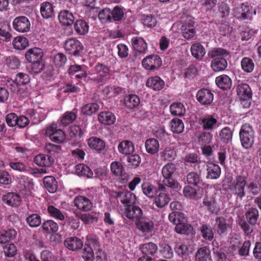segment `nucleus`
Masks as SVG:
<instances>
[{
    "mask_svg": "<svg viewBox=\"0 0 261 261\" xmlns=\"http://www.w3.org/2000/svg\"><path fill=\"white\" fill-rule=\"evenodd\" d=\"M30 81V77L27 74L20 72L16 74L14 81L10 85V87L25 86L29 83Z\"/></svg>",
    "mask_w": 261,
    "mask_h": 261,
    "instance_id": "obj_24",
    "label": "nucleus"
},
{
    "mask_svg": "<svg viewBox=\"0 0 261 261\" xmlns=\"http://www.w3.org/2000/svg\"><path fill=\"white\" fill-rule=\"evenodd\" d=\"M175 230L178 233L188 234L191 232L192 228L190 225L186 223L185 222H182L176 225Z\"/></svg>",
    "mask_w": 261,
    "mask_h": 261,
    "instance_id": "obj_58",
    "label": "nucleus"
},
{
    "mask_svg": "<svg viewBox=\"0 0 261 261\" xmlns=\"http://www.w3.org/2000/svg\"><path fill=\"white\" fill-rule=\"evenodd\" d=\"M76 118V115L74 113L71 112H66L60 120L61 126H66L72 123Z\"/></svg>",
    "mask_w": 261,
    "mask_h": 261,
    "instance_id": "obj_51",
    "label": "nucleus"
},
{
    "mask_svg": "<svg viewBox=\"0 0 261 261\" xmlns=\"http://www.w3.org/2000/svg\"><path fill=\"white\" fill-rule=\"evenodd\" d=\"M210 251L206 247L200 248L196 254V261H212L210 257Z\"/></svg>",
    "mask_w": 261,
    "mask_h": 261,
    "instance_id": "obj_41",
    "label": "nucleus"
},
{
    "mask_svg": "<svg viewBox=\"0 0 261 261\" xmlns=\"http://www.w3.org/2000/svg\"><path fill=\"white\" fill-rule=\"evenodd\" d=\"M169 221L175 225H177L182 222H186L184 214L180 212H173L169 215Z\"/></svg>",
    "mask_w": 261,
    "mask_h": 261,
    "instance_id": "obj_47",
    "label": "nucleus"
},
{
    "mask_svg": "<svg viewBox=\"0 0 261 261\" xmlns=\"http://www.w3.org/2000/svg\"><path fill=\"white\" fill-rule=\"evenodd\" d=\"M87 143L89 147L97 151L103 150L106 146V143L100 138L92 137L87 140Z\"/></svg>",
    "mask_w": 261,
    "mask_h": 261,
    "instance_id": "obj_21",
    "label": "nucleus"
},
{
    "mask_svg": "<svg viewBox=\"0 0 261 261\" xmlns=\"http://www.w3.org/2000/svg\"><path fill=\"white\" fill-rule=\"evenodd\" d=\"M124 214L127 218L134 220L135 223L143 217L142 210L138 206L133 205L125 208Z\"/></svg>",
    "mask_w": 261,
    "mask_h": 261,
    "instance_id": "obj_14",
    "label": "nucleus"
},
{
    "mask_svg": "<svg viewBox=\"0 0 261 261\" xmlns=\"http://www.w3.org/2000/svg\"><path fill=\"white\" fill-rule=\"evenodd\" d=\"M34 162L39 166L49 167L51 165L52 161L48 156L40 154L35 157Z\"/></svg>",
    "mask_w": 261,
    "mask_h": 261,
    "instance_id": "obj_46",
    "label": "nucleus"
},
{
    "mask_svg": "<svg viewBox=\"0 0 261 261\" xmlns=\"http://www.w3.org/2000/svg\"><path fill=\"white\" fill-rule=\"evenodd\" d=\"M118 150L122 154L129 155L134 151L135 147L131 141L125 140L118 144Z\"/></svg>",
    "mask_w": 261,
    "mask_h": 261,
    "instance_id": "obj_23",
    "label": "nucleus"
},
{
    "mask_svg": "<svg viewBox=\"0 0 261 261\" xmlns=\"http://www.w3.org/2000/svg\"><path fill=\"white\" fill-rule=\"evenodd\" d=\"M116 196L120 198V201L127 207L133 205L136 200V197L129 192H116Z\"/></svg>",
    "mask_w": 261,
    "mask_h": 261,
    "instance_id": "obj_13",
    "label": "nucleus"
},
{
    "mask_svg": "<svg viewBox=\"0 0 261 261\" xmlns=\"http://www.w3.org/2000/svg\"><path fill=\"white\" fill-rule=\"evenodd\" d=\"M12 24L14 29L20 33L28 32L31 27L30 20L25 16H19L15 18Z\"/></svg>",
    "mask_w": 261,
    "mask_h": 261,
    "instance_id": "obj_8",
    "label": "nucleus"
},
{
    "mask_svg": "<svg viewBox=\"0 0 261 261\" xmlns=\"http://www.w3.org/2000/svg\"><path fill=\"white\" fill-rule=\"evenodd\" d=\"M215 82L220 88L224 90L229 89L232 85L231 79L228 76L225 74H223L217 77Z\"/></svg>",
    "mask_w": 261,
    "mask_h": 261,
    "instance_id": "obj_30",
    "label": "nucleus"
},
{
    "mask_svg": "<svg viewBox=\"0 0 261 261\" xmlns=\"http://www.w3.org/2000/svg\"><path fill=\"white\" fill-rule=\"evenodd\" d=\"M109 68L103 64H98L94 67L93 74H97L96 77L97 80L100 81L102 78L107 76L109 73Z\"/></svg>",
    "mask_w": 261,
    "mask_h": 261,
    "instance_id": "obj_39",
    "label": "nucleus"
},
{
    "mask_svg": "<svg viewBox=\"0 0 261 261\" xmlns=\"http://www.w3.org/2000/svg\"><path fill=\"white\" fill-rule=\"evenodd\" d=\"M146 85L155 91H159L164 87L165 83L159 76H155L149 78Z\"/></svg>",
    "mask_w": 261,
    "mask_h": 261,
    "instance_id": "obj_22",
    "label": "nucleus"
},
{
    "mask_svg": "<svg viewBox=\"0 0 261 261\" xmlns=\"http://www.w3.org/2000/svg\"><path fill=\"white\" fill-rule=\"evenodd\" d=\"M132 43L135 50L145 54L147 49V44L141 37H135L132 39Z\"/></svg>",
    "mask_w": 261,
    "mask_h": 261,
    "instance_id": "obj_20",
    "label": "nucleus"
},
{
    "mask_svg": "<svg viewBox=\"0 0 261 261\" xmlns=\"http://www.w3.org/2000/svg\"><path fill=\"white\" fill-rule=\"evenodd\" d=\"M13 93L16 94L18 96L24 98L27 97L30 93L29 90L25 86L10 87Z\"/></svg>",
    "mask_w": 261,
    "mask_h": 261,
    "instance_id": "obj_60",
    "label": "nucleus"
},
{
    "mask_svg": "<svg viewBox=\"0 0 261 261\" xmlns=\"http://www.w3.org/2000/svg\"><path fill=\"white\" fill-rule=\"evenodd\" d=\"M14 48L18 50H22L25 48L29 45L28 39L22 36L15 37L12 42Z\"/></svg>",
    "mask_w": 261,
    "mask_h": 261,
    "instance_id": "obj_42",
    "label": "nucleus"
},
{
    "mask_svg": "<svg viewBox=\"0 0 261 261\" xmlns=\"http://www.w3.org/2000/svg\"><path fill=\"white\" fill-rule=\"evenodd\" d=\"M65 48L70 54L76 55L82 49L81 42L74 39L67 40L64 44Z\"/></svg>",
    "mask_w": 261,
    "mask_h": 261,
    "instance_id": "obj_17",
    "label": "nucleus"
},
{
    "mask_svg": "<svg viewBox=\"0 0 261 261\" xmlns=\"http://www.w3.org/2000/svg\"><path fill=\"white\" fill-rule=\"evenodd\" d=\"M139 97L136 95L130 94L124 98V104L125 106L130 109H134L140 104Z\"/></svg>",
    "mask_w": 261,
    "mask_h": 261,
    "instance_id": "obj_38",
    "label": "nucleus"
},
{
    "mask_svg": "<svg viewBox=\"0 0 261 261\" xmlns=\"http://www.w3.org/2000/svg\"><path fill=\"white\" fill-rule=\"evenodd\" d=\"M258 217V211L256 208H250L246 213V219L251 225H255L256 223Z\"/></svg>",
    "mask_w": 261,
    "mask_h": 261,
    "instance_id": "obj_45",
    "label": "nucleus"
},
{
    "mask_svg": "<svg viewBox=\"0 0 261 261\" xmlns=\"http://www.w3.org/2000/svg\"><path fill=\"white\" fill-rule=\"evenodd\" d=\"M234 16L239 19L244 20L247 18L250 15V8L247 5L242 4L234 9Z\"/></svg>",
    "mask_w": 261,
    "mask_h": 261,
    "instance_id": "obj_25",
    "label": "nucleus"
},
{
    "mask_svg": "<svg viewBox=\"0 0 261 261\" xmlns=\"http://www.w3.org/2000/svg\"><path fill=\"white\" fill-rule=\"evenodd\" d=\"M135 225L138 230L145 234L152 232L154 228V222L150 219L143 216L136 223Z\"/></svg>",
    "mask_w": 261,
    "mask_h": 261,
    "instance_id": "obj_7",
    "label": "nucleus"
},
{
    "mask_svg": "<svg viewBox=\"0 0 261 261\" xmlns=\"http://www.w3.org/2000/svg\"><path fill=\"white\" fill-rule=\"evenodd\" d=\"M43 184L44 187L51 193L56 192L58 188L57 182L56 179L51 176H47L44 178Z\"/></svg>",
    "mask_w": 261,
    "mask_h": 261,
    "instance_id": "obj_34",
    "label": "nucleus"
},
{
    "mask_svg": "<svg viewBox=\"0 0 261 261\" xmlns=\"http://www.w3.org/2000/svg\"><path fill=\"white\" fill-rule=\"evenodd\" d=\"M40 12L44 18H49L53 16L54 13L53 5L49 2H44L40 6Z\"/></svg>",
    "mask_w": 261,
    "mask_h": 261,
    "instance_id": "obj_35",
    "label": "nucleus"
},
{
    "mask_svg": "<svg viewBox=\"0 0 261 261\" xmlns=\"http://www.w3.org/2000/svg\"><path fill=\"white\" fill-rule=\"evenodd\" d=\"M167 188L166 187L165 191L161 190L162 192L154 198V203L158 207L162 208L164 207L170 201L169 196L165 193V192H166Z\"/></svg>",
    "mask_w": 261,
    "mask_h": 261,
    "instance_id": "obj_26",
    "label": "nucleus"
},
{
    "mask_svg": "<svg viewBox=\"0 0 261 261\" xmlns=\"http://www.w3.org/2000/svg\"><path fill=\"white\" fill-rule=\"evenodd\" d=\"M42 227L48 232H56L58 230V225L53 220H48L43 223Z\"/></svg>",
    "mask_w": 261,
    "mask_h": 261,
    "instance_id": "obj_64",
    "label": "nucleus"
},
{
    "mask_svg": "<svg viewBox=\"0 0 261 261\" xmlns=\"http://www.w3.org/2000/svg\"><path fill=\"white\" fill-rule=\"evenodd\" d=\"M162 65L160 58L156 55L147 57L142 61V65L146 69L153 70Z\"/></svg>",
    "mask_w": 261,
    "mask_h": 261,
    "instance_id": "obj_11",
    "label": "nucleus"
},
{
    "mask_svg": "<svg viewBox=\"0 0 261 261\" xmlns=\"http://www.w3.org/2000/svg\"><path fill=\"white\" fill-rule=\"evenodd\" d=\"M25 56L29 62L35 63L41 61L43 53L40 48L35 47L29 49Z\"/></svg>",
    "mask_w": 261,
    "mask_h": 261,
    "instance_id": "obj_15",
    "label": "nucleus"
},
{
    "mask_svg": "<svg viewBox=\"0 0 261 261\" xmlns=\"http://www.w3.org/2000/svg\"><path fill=\"white\" fill-rule=\"evenodd\" d=\"M74 28L75 32L80 35L87 34L89 29L88 22L83 19L77 20L74 24Z\"/></svg>",
    "mask_w": 261,
    "mask_h": 261,
    "instance_id": "obj_31",
    "label": "nucleus"
},
{
    "mask_svg": "<svg viewBox=\"0 0 261 261\" xmlns=\"http://www.w3.org/2000/svg\"><path fill=\"white\" fill-rule=\"evenodd\" d=\"M241 67L244 71L250 73L253 70L254 64L252 59L245 57L241 61Z\"/></svg>",
    "mask_w": 261,
    "mask_h": 261,
    "instance_id": "obj_54",
    "label": "nucleus"
},
{
    "mask_svg": "<svg viewBox=\"0 0 261 261\" xmlns=\"http://www.w3.org/2000/svg\"><path fill=\"white\" fill-rule=\"evenodd\" d=\"M207 176L211 179H217L219 177L221 174L220 167L213 163L207 164Z\"/></svg>",
    "mask_w": 261,
    "mask_h": 261,
    "instance_id": "obj_32",
    "label": "nucleus"
},
{
    "mask_svg": "<svg viewBox=\"0 0 261 261\" xmlns=\"http://www.w3.org/2000/svg\"><path fill=\"white\" fill-rule=\"evenodd\" d=\"M202 237L206 240L212 241L214 238V232L211 226L203 225L200 228Z\"/></svg>",
    "mask_w": 261,
    "mask_h": 261,
    "instance_id": "obj_53",
    "label": "nucleus"
},
{
    "mask_svg": "<svg viewBox=\"0 0 261 261\" xmlns=\"http://www.w3.org/2000/svg\"><path fill=\"white\" fill-rule=\"evenodd\" d=\"M98 119L102 124L111 125L115 122L116 117L110 112H102L99 114Z\"/></svg>",
    "mask_w": 261,
    "mask_h": 261,
    "instance_id": "obj_28",
    "label": "nucleus"
},
{
    "mask_svg": "<svg viewBox=\"0 0 261 261\" xmlns=\"http://www.w3.org/2000/svg\"><path fill=\"white\" fill-rule=\"evenodd\" d=\"M216 222L217 226V231L220 234L224 233L229 227V225L226 224V220L223 217L218 218Z\"/></svg>",
    "mask_w": 261,
    "mask_h": 261,
    "instance_id": "obj_63",
    "label": "nucleus"
},
{
    "mask_svg": "<svg viewBox=\"0 0 261 261\" xmlns=\"http://www.w3.org/2000/svg\"><path fill=\"white\" fill-rule=\"evenodd\" d=\"M111 171L115 176H122L124 171V167L120 162L114 161L111 164Z\"/></svg>",
    "mask_w": 261,
    "mask_h": 261,
    "instance_id": "obj_55",
    "label": "nucleus"
},
{
    "mask_svg": "<svg viewBox=\"0 0 261 261\" xmlns=\"http://www.w3.org/2000/svg\"><path fill=\"white\" fill-rule=\"evenodd\" d=\"M239 134L242 146L246 149L252 147L254 141V131L252 126L248 123L244 124Z\"/></svg>",
    "mask_w": 261,
    "mask_h": 261,
    "instance_id": "obj_3",
    "label": "nucleus"
},
{
    "mask_svg": "<svg viewBox=\"0 0 261 261\" xmlns=\"http://www.w3.org/2000/svg\"><path fill=\"white\" fill-rule=\"evenodd\" d=\"M58 18L60 23L65 26L71 25L75 19L72 13L67 10L61 11L58 15Z\"/></svg>",
    "mask_w": 261,
    "mask_h": 261,
    "instance_id": "obj_18",
    "label": "nucleus"
},
{
    "mask_svg": "<svg viewBox=\"0 0 261 261\" xmlns=\"http://www.w3.org/2000/svg\"><path fill=\"white\" fill-rule=\"evenodd\" d=\"M64 244L69 249L76 250L83 246V242L76 237H70L65 240Z\"/></svg>",
    "mask_w": 261,
    "mask_h": 261,
    "instance_id": "obj_27",
    "label": "nucleus"
},
{
    "mask_svg": "<svg viewBox=\"0 0 261 261\" xmlns=\"http://www.w3.org/2000/svg\"><path fill=\"white\" fill-rule=\"evenodd\" d=\"M46 134L51 141L57 143H62L65 139L64 133L61 129H57V125L54 123L47 128Z\"/></svg>",
    "mask_w": 261,
    "mask_h": 261,
    "instance_id": "obj_5",
    "label": "nucleus"
},
{
    "mask_svg": "<svg viewBox=\"0 0 261 261\" xmlns=\"http://www.w3.org/2000/svg\"><path fill=\"white\" fill-rule=\"evenodd\" d=\"M183 193L184 196L188 198L197 199L200 197L196 190L190 186L185 187L183 190Z\"/></svg>",
    "mask_w": 261,
    "mask_h": 261,
    "instance_id": "obj_59",
    "label": "nucleus"
},
{
    "mask_svg": "<svg viewBox=\"0 0 261 261\" xmlns=\"http://www.w3.org/2000/svg\"><path fill=\"white\" fill-rule=\"evenodd\" d=\"M171 130L174 133L179 134L184 129V124L181 120L178 118L173 119L170 122Z\"/></svg>",
    "mask_w": 261,
    "mask_h": 261,
    "instance_id": "obj_44",
    "label": "nucleus"
},
{
    "mask_svg": "<svg viewBox=\"0 0 261 261\" xmlns=\"http://www.w3.org/2000/svg\"><path fill=\"white\" fill-rule=\"evenodd\" d=\"M75 172L79 175L85 176L89 178L91 177L93 174L89 167L82 164H78L76 166Z\"/></svg>",
    "mask_w": 261,
    "mask_h": 261,
    "instance_id": "obj_43",
    "label": "nucleus"
},
{
    "mask_svg": "<svg viewBox=\"0 0 261 261\" xmlns=\"http://www.w3.org/2000/svg\"><path fill=\"white\" fill-rule=\"evenodd\" d=\"M16 235V232L14 229H9L5 232H0V243H5L13 239Z\"/></svg>",
    "mask_w": 261,
    "mask_h": 261,
    "instance_id": "obj_52",
    "label": "nucleus"
},
{
    "mask_svg": "<svg viewBox=\"0 0 261 261\" xmlns=\"http://www.w3.org/2000/svg\"><path fill=\"white\" fill-rule=\"evenodd\" d=\"M192 55L198 60H201L205 54L204 48L199 43L193 44L191 47Z\"/></svg>",
    "mask_w": 261,
    "mask_h": 261,
    "instance_id": "obj_36",
    "label": "nucleus"
},
{
    "mask_svg": "<svg viewBox=\"0 0 261 261\" xmlns=\"http://www.w3.org/2000/svg\"><path fill=\"white\" fill-rule=\"evenodd\" d=\"M221 139L225 143H228L232 139V132L228 127L223 128L219 134Z\"/></svg>",
    "mask_w": 261,
    "mask_h": 261,
    "instance_id": "obj_61",
    "label": "nucleus"
},
{
    "mask_svg": "<svg viewBox=\"0 0 261 261\" xmlns=\"http://www.w3.org/2000/svg\"><path fill=\"white\" fill-rule=\"evenodd\" d=\"M75 206L80 210L88 212L92 210L93 204L91 200L83 196H79L74 200Z\"/></svg>",
    "mask_w": 261,
    "mask_h": 261,
    "instance_id": "obj_10",
    "label": "nucleus"
},
{
    "mask_svg": "<svg viewBox=\"0 0 261 261\" xmlns=\"http://www.w3.org/2000/svg\"><path fill=\"white\" fill-rule=\"evenodd\" d=\"M196 97L198 101L203 105L211 104L214 98L213 93L210 90L206 89L199 90Z\"/></svg>",
    "mask_w": 261,
    "mask_h": 261,
    "instance_id": "obj_12",
    "label": "nucleus"
},
{
    "mask_svg": "<svg viewBox=\"0 0 261 261\" xmlns=\"http://www.w3.org/2000/svg\"><path fill=\"white\" fill-rule=\"evenodd\" d=\"M181 31L182 36L187 39H190L193 38L195 35V30L193 27L188 25V24H183L181 28Z\"/></svg>",
    "mask_w": 261,
    "mask_h": 261,
    "instance_id": "obj_48",
    "label": "nucleus"
},
{
    "mask_svg": "<svg viewBox=\"0 0 261 261\" xmlns=\"http://www.w3.org/2000/svg\"><path fill=\"white\" fill-rule=\"evenodd\" d=\"M98 18L102 23L111 21L112 20L111 11L109 8L101 10L98 14Z\"/></svg>",
    "mask_w": 261,
    "mask_h": 261,
    "instance_id": "obj_57",
    "label": "nucleus"
},
{
    "mask_svg": "<svg viewBox=\"0 0 261 261\" xmlns=\"http://www.w3.org/2000/svg\"><path fill=\"white\" fill-rule=\"evenodd\" d=\"M27 223L32 227L39 226L41 223L40 216L37 214H33L27 218Z\"/></svg>",
    "mask_w": 261,
    "mask_h": 261,
    "instance_id": "obj_56",
    "label": "nucleus"
},
{
    "mask_svg": "<svg viewBox=\"0 0 261 261\" xmlns=\"http://www.w3.org/2000/svg\"><path fill=\"white\" fill-rule=\"evenodd\" d=\"M170 110L172 115L176 116H182L186 111L184 106L180 102L172 103L170 107Z\"/></svg>",
    "mask_w": 261,
    "mask_h": 261,
    "instance_id": "obj_49",
    "label": "nucleus"
},
{
    "mask_svg": "<svg viewBox=\"0 0 261 261\" xmlns=\"http://www.w3.org/2000/svg\"><path fill=\"white\" fill-rule=\"evenodd\" d=\"M237 94L241 100H246L252 97L251 88L247 84L242 83L237 87Z\"/></svg>",
    "mask_w": 261,
    "mask_h": 261,
    "instance_id": "obj_16",
    "label": "nucleus"
},
{
    "mask_svg": "<svg viewBox=\"0 0 261 261\" xmlns=\"http://www.w3.org/2000/svg\"><path fill=\"white\" fill-rule=\"evenodd\" d=\"M158 250L157 246L152 243H148L143 245L141 247V252L146 255H153Z\"/></svg>",
    "mask_w": 261,
    "mask_h": 261,
    "instance_id": "obj_50",
    "label": "nucleus"
},
{
    "mask_svg": "<svg viewBox=\"0 0 261 261\" xmlns=\"http://www.w3.org/2000/svg\"><path fill=\"white\" fill-rule=\"evenodd\" d=\"M145 146L146 151L152 154L156 153L159 151L160 147L159 141L155 139L147 140Z\"/></svg>",
    "mask_w": 261,
    "mask_h": 261,
    "instance_id": "obj_37",
    "label": "nucleus"
},
{
    "mask_svg": "<svg viewBox=\"0 0 261 261\" xmlns=\"http://www.w3.org/2000/svg\"><path fill=\"white\" fill-rule=\"evenodd\" d=\"M217 119L212 115H206L201 119V124L204 129H213L217 126Z\"/></svg>",
    "mask_w": 261,
    "mask_h": 261,
    "instance_id": "obj_33",
    "label": "nucleus"
},
{
    "mask_svg": "<svg viewBox=\"0 0 261 261\" xmlns=\"http://www.w3.org/2000/svg\"><path fill=\"white\" fill-rule=\"evenodd\" d=\"M99 247L98 242L95 240H91L88 244H86L82 255V257L85 260L93 261L94 258L93 249L96 251Z\"/></svg>",
    "mask_w": 261,
    "mask_h": 261,
    "instance_id": "obj_6",
    "label": "nucleus"
},
{
    "mask_svg": "<svg viewBox=\"0 0 261 261\" xmlns=\"http://www.w3.org/2000/svg\"><path fill=\"white\" fill-rule=\"evenodd\" d=\"M99 109V106L95 103H91L85 105L82 109V113L87 115H90Z\"/></svg>",
    "mask_w": 261,
    "mask_h": 261,
    "instance_id": "obj_62",
    "label": "nucleus"
},
{
    "mask_svg": "<svg viewBox=\"0 0 261 261\" xmlns=\"http://www.w3.org/2000/svg\"><path fill=\"white\" fill-rule=\"evenodd\" d=\"M176 169L175 165L172 163H168L163 167L162 173L164 179L159 183V190L165 191L166 187L171 189L178 188V183L171 178Z\"/></svg>",
    "mask_w": 261,
    "mask_h": 261,
    "instance_id": "obj_2",
    "label": "nucleus"
},
{
    "mask_svg": "<svg viewBox=\"0 0 261 261\" xmlns=\"http://www.w3.org/2000/svg\"><path fill=\"white\" fill-rule=\"evenodd\" d=\"M19 186L20 193L26 198L32 195L34 189L32 179L25 176H21L19 179Z\"/></svg>",
    "mask_w": 261,
    "mask_h": 261,
    "instance_id": "obj_4",
    "label": "nucleus"
},
{
    "mask_svg": "<svg viewBox=\"0 0 261 261\" xmlns=\"http://www.w3.org/2000/svg\"><path fill=\"white\" fill-rule=\"evenodd\" d=\"M203 204L211 213L217 214L219 211V206L213 197L204 199Z\"/></svg>",
    "mask_w": 261,
    "mask_h": 261,
    "instance_id": "obj_40",
    "label": "nucleus"
},
{
    "mask_svg": "<svg viewBox=\"0 0 261 261\" xmlns=\"http://www.w3.org/2000/svg\"><path fill=\"white\" fill-rule=\"evenodd\" d=\"M10 30V25L7 22L0 21V39L3 41L9 40L12 37Z\"/></svg>",
    "mask_w": 261,
    "mask_h": 261,
    "instance_id": "obj_29",
    "label": "nucleus"
},
{
    "mask_svg": "<svg viewBox=\"0 0 261 261\" xmlns=\"http://www.w3.org/2000/svg\"><path fill=\"white\" fill-rule=\"evenodd\" d=\"M3 200L8 205L14 207L19 205L21 201L20 196L14 193H9L4 195Z\"/></svg>",
    "mask_w": 261,
    "mask_h": 261,
    "instance_id": "obj_19",
    "label": "nucleus"
},
{
    "mask_svg": "<svg viewBox=\"0 0 261 261\" xmlns=\"http://www.w3.org/2000/svg\"><path fill=\"white\" fill-rule=\"evenodd\" d=\"M228 55V53L221 48H214L210 51L207 55L214 58L211 62V67L215 72L224 70L227 66V63L224 57Z\"/></svg>",
    "mask_w": 261,
    "mask_h": 261,
    "instance_id": "obj_1",
    "label": "nucleus"
},
{
    "mask_svg": "<svg viewBox=\"0 0 261 261\" xmlns=\"http://www.w3.org/2000/svg\"><path fill=\"white\" fill-rule=\"evenodd\" d=\"M246 185V177L243 176H238L234 180L232 187L235 194L239 197L242 198L245 195V187Z\"/></svg>",
    "mask_w": 261,
    "mask_h": 261,
    "instance_id": "obj_9",
    "label": "nucleus"
}]
</instances>
